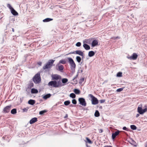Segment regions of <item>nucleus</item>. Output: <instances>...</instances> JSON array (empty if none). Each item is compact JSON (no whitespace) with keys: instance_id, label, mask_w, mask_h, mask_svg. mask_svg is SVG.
<instances>
[{"instance_id":"nucleus-1","label":"nucleus","mask_w":147,"mask_h":147,"mask_svg":"<svg viewBox=\"0 0 147 147\" xmlns=\"http://www.w3.org/2000/svg\"><path fill=\"white\" fill-rule=\"evenodd\" d=\"M32 80L35 84H39L41 81L40 74L38 73L36 74L33 78Z\"/></svg>"},{"instance_id":"nucleus-2","label":"nucleus","mask_w":147,"mask_h":147,"mask_svg":"<svg viewBox=\"0 0 147 147\" xmlns=\"http://www.w3.org/2000/svg\"><path fill=\"white\" fill-rule=\"evenodd\" d=\"M67 59L70 64L71 69L72 71H74L76 67V64L74 60L71 57H67Z\"/></svg>"},{"instance_id":"nucleus-3","label":"nucleus","mask_w":147,"mask_h":147,"mask_svg":"<svg viewBox=\"0 0 147 147\" xmlns=\"http://www.w3.org/2000/svg\"><path fill=\"white\" fill-rule=\"evenodd\" d=\"M55 60L51 59L49 60L46 65L43 66V69H44L51 68L53 66V64Z\"/></svg>"},{"instance_id":"nucleus-4","label":"nucleus","mask_w":147,"mask_h":147,"mask_svg":"<svg viewBox=\"0 0 147 147\" xmlns=\"http://www.w3.org/2000/svg\"><path fill=\"white\" fill-rule=\"evenodd\" d=\"M88 96L91 98L92 104L93 105H96L98 103V99L92 94H89Z\"/></svg>"},{"instance_id":"nucleus-5","label":"nucleus","mask_w":147,"mask_h":147,"mask_svg":"<svg viewBox=\"0 0 147 147\" xmlns=\"http://www.w3.org/2000/svg\"><path fill=\"white\" fill-rule=\"evenodd\" d=\"M137 111L140 114H143L147 111V106L145 105L144 109L141 107H138L137 109Z\"/></svg>"},{"instance_id":"nucleus-6","label":"nucleus","mask_w":147,"mask_h":147,"mask_svg":"<svg viewBox=\"0 0 147 147\" xmlns=\"http://www.w3.org/2000/svg\"><path fill=\"white\" fill-rule=\"evenodd\" d=\"M72 54L79 55H80L82 56V58H84V56L83 53L80 50H77L75 51L71 52L69 53L68 54H67V55H68L69 54Z\"/></svg>"},{"instance_id":"nucleus-7","label":"nucleus","mask_w":147,"mask_h":147,"mask_svg":"<svg viewBox=\"0 0 147 147\" xmlns=\"http://www.w3.org/2000/svg\"><path fill=\"white\" fill-rule=\"evenodd\" d=\"M79 104L85 107L86 105V103L84 98H80L78 99Z\"/></svg>"},{"instance_id":"nucleus-8","label":"nucleus","mask_w":147,"mask_h":147,"mask_svg":"<svg viewBox=\"0 0 147 147\" xmlns=\"http://www.w3.org/2000/svg\"><path fill=\"white\" fill-rule=\"evenodd\" d=\"M56 69L57 70L60 71L61 72H63L64 69L63 65L59 64V63H58L56 66Z\"/></svg>"},{"instance_id":"nucleus-9","label":"nucleus","mask_w":147,"mask_h":147,"mask_svg":"<svg viewBox=\"0 0 147 147\" xmlns=\"http://www.w3.org/2000/svg\"><path fill=\"white\" fill-rule=\"evenodd\" d=\"M56 83V81H52L49 82L48 85L49 86H51L53 87L57 88Z\"/></svg>"},{"instance_id":"nucleus-10","label":"nucleus","mask_w":147,"mask_h":147,"mask_svg":"<svg viewBox=\"0 0 147 147\" xmlns=\"http://www.w3.org/2000/svg\"><path fill=\"white\" fill-rule=\"evenodd\" d=\"M138 57L137 55L135 53L133 54L131 56H127V58L130 60H136V59Z\"/></svg>"},{"instance_id":"nucleus-11","label":"nucleus","mask_w":147,"mask_h":147,"mask_svg":"<svg viewBox=\"0 0 147 147\" xmlns=\"http://www.w3.org/2000/svg\"><path fill=\"white\" fill-rule=\"evenodd\" d=\"M11 107V105L7 106L3 109V112L5 113H7L9 112Z\"/></svg>"},{"instance_id":"nucleus-12","label":"nucleus","mask_w":147,"mask_h":147,"mask_svg":"<svg viewBox=\"0 0 147 147\" xmlns=\"http://www.w3.org/2000/svg\"><path fill=\"white\" fill-rule=\"evenodd\" d=\"M120 131L119 130L115 131L114 133H113L112 134V138L113 140H114L116 137L119 135Z\"/></svg>"},{"instance_id":"nucleus-13","label":"nucleus","mask_w":147,"mask_h":147,"mask_svg":"<svg viewBox=\"0 0 147 147\" xmlns=\"http://www.w3.org/2000/svg\"><path fill=\"white\" fill-rule=\"evenodd\" d=\"M52 80H58L61 79V77L57 74H54L52 76Z\"/></svg>"},{"instance_id":"nucleus-14","label":"nucleus","mask_w":147,"mask_h":147,"mask_svg":"<svg viewBox=\"0 0 147 147\" xmlns=\"http://www.w3.org/2000/svg\"><path fill=\"white\" fill-rule=\"evenodd\" d=\"M91 45L93 47H94L97 45H99L98 40L96 39L93 40L92 42Z\"/></svg>"},{"instance_id":"nucleus-15","label":"nucleus","mask_w":147,"mask_h":147,"mask_svg":"<svg viewBox=\"0 0 147 147\" xmlns=\"http://www.w3.org/2000/svg\"><path fill=\"white\" fill-rule=\"evenodd\" d=\"M37 121V118L36 117H34L30 121L29 123L32 124Z\"/></svg>"},{"instance_id":"nucleus-16","label":"nucleus","mask_w":147,"mask_h":147,"mask_svg":"<svg viewBox=\"0 0 147 147\" xmlns=\"http://www.w3.org/2000/svg\"><path fill=\"white\" fill-rule=\"evenodd\" d=\"M56 83L57 88L61 87L64 85L63 84H62L61 81L60 80H57V81H56Z\"/></svg>"},{"instance_id":"nucleus-17","label":"nucleus","mask_w":147,"mask_h":147,"mask_svg":"<svg viewBox=\"0 0 147 147\" xmlns=\"http://www.w3.org/2000/svg\"><path fill=\"white\" fill-rule=\"evenodd\" d=\"M11 13L14 16L18 15V13L13 9H12L10 10Z\"/></svg>"},{"instance_id":"nucleus-18","label":"nucleus","mask_w":147,"mask_h":147,"mask_svg":"<svg viewBox=\"0 0 147 147\" xmlns=\"http://www.w3.org/2000/svg\"><path fill=\"white\" fill-rule=\"evenodd\" d=\"M83 47L87 50H89L90 49V46L86 44H84L83 45Z\"/></svg>"},{"instance_id":"nucleus-19","label":"nucleus","mask_w":147,"mask_h":147,"mask_svg":"<svg viewBox=\"0 0 147 147\" xmlns=\"http://www.w3.org/2000/svg\"><path fill=\"white\" fill-rule=\"evenodd\" d=\"M35 103V101L34 100L30 99L28 100V103L30 105H33Z\"/></svg>"},{"instance_id":"nucleus-20","label":"nucleus","mask_w":147,"mask_h":147,"mask_svg":"<svg viewBox=\"0 0 147 147\" xmlns=\"http://www.w3.org/2000/svg\"><path fill=\"white\" fill-rule=\"evenodd\" d=\"M95 54V52L93 51H90L88 53V55L89 57H92L94 56Z\"/></svg>"},{"instance_id":"nucleus-21","label":"nucleus","mask_w":147,"mask_h":147,"mask_svg":"<svg viewBox=\"0 0 147 147\" xmlns=\"http://www.w3.org/2000/svg\"><path fill=\"white\" fill-rule=\"evenodd\" d=\"M51 94H48L44 96L43 97V98L45 100L47 99L48 98H49L51 96Z\"/></svg>"},{"instance_id":"nucleus-22","label":"nucleus","mask_w":147,"mask_h":147,"mask_svg":"<svg viewBox=\"0 0 147 147\" xmlns=\"http://www.w3.org/2000/svg\"><path fill=\"white\" fill-rule=\"evenodd\" d=\"M38 90L35 88H32L31 90V93L32 94H36L38 93Z\"/></svg>"},{"instance_id":"nucleus-23","label":"nucleus","mask_w":147,"mask_h":147,"mask_svg":"<svg viewBox=\"0 0 147 147\" xmlns=\"http://www.w3.org/2000/svg\"><path fill=\"white\" fill-rule=\"evenodd\" d=\"M53 20V19L49 18H46L43 20V22H48L52 21Z\"/></svg>"},{"instance_id":"nucleus-24","label":"nucleus","mask_w":147,"mask_h":147,"mask_svg":"<svg viewBox=\"0 0 147 147\" xmlns=\"http://www.w3.org/2000/svg\"><path fill=\"white\" fill-rule=\"evenodd\" d=\"M76 59L78 63H80L82 60V59L81 57L79 56H77L76 58Z\"/></svg>"},{"instance_id":"nucleus-25","label":"nucleus","mask_w":147,"mask_h":147,"mask_svg":"<svg viewBox=\"0 0 147 147\" xmlns=\"http://www.w3.org/2000/svg\"><path fill=\"white\" fill-rule=\"evenodd\" d=\"M34 86V84L33 82L31 81H30L28 84V88H31L33 87Z\"/></svg>"},{"instance_id":"nucleus-26","label":"nucleus","mask_w":147,"mask_h":147,"mask_svg":"<svg viewBox=\"0 0 147 147\" xmlns=\"http://www.w3.org/2000/svg\"><path fill=\"white\" fill-rule=\"evenodd\" d=\"M74 92L76 94H78L80 93V90L77 89H74Z\"/></svg>"},{"instance_id":"nucleus-27","label":"nucleus","mask_w":147,"mask_h":147,"mask_svg":"<svg viewBox=\"0 0 147 147\" xmlns=\"http://www.w3.org/2000/svg\"><path fill=\"white\" fill-rule=\"evenodd\" d=\"M100 116V113L98 110H96L94 113V116L98 117Z\"/></svg>"},{"instance_id":"nucleus-28","label":"nucleus","mask_w":147,"mask_h":147,"mask_svg":"<svg viewBox=\"0 0 147 147\" xmlns=\"http://www.w3.org/2000/svg\"><path fill=\"white\" fill-rule=\"evenodd\" d=\"M86 141H85L86 143H88L89 144H92V141L88 137L86 138Z\"/></svg>"},{"instance_id":"nucleus-29","label":"nucleus","mask_w":147,"mask_h":147,"mask_svg":"<svg viewBox=\"0 0 147 147\" xmlns=\"http://www.w3.org/2000/svg\"><path fill=\"white\" fill-rule=\"evenodd\" d=\"M11 112L12 114H15L17 113V109H13L11 110Z\"/></svg>"},{"instance_id":"nucleus-30","label":"nucleus","mask_w":147,"mask_h":147,"mask_svg":"<svg viewBox=\"0 0 147 147\" xmlns=\"http://www.w3.org/2000/svg\"><path fill=\"white\" fill-rule=\"evenodd\" d=\"M61 80L62 83L63 84L66 83L68 81V79L66 78H63Z\"/></svg>"},{"instance_id":"nucleus-31","label":"nucleus","mask_w":147,"mask_h":147,"mask_svg":"<svg viewBox=\"0 0 147 147\" xmlns=\"http://www.w3.org/2000/svg\"><path fill=\"white\" fill-rule=\"evenodd\" d=\"M69 96L72 98H74L76 97V95L74 93H71L70 94Z\"/></svg>"},{"instance_id":"nucleus-32","label":"nucleus","mask_w":147,"mask_h":147,"mask_svg":"<svg viewBox=\"0 0 147 147\" xmlns=\"http://www.w3.org/2000/svg\"><path fill=\"white\" fill-rule=\"evenodd\" d=\"M70 103V102L69 100H66L64 102V104L66 106H67L69 105Z\"/></svg>"},{"instance_id":"nucleus-33","label":"nucleus","mask_w":147,"mask_h":147,"mask_svg":"<svg viewBox=\"0 0 147 147\" xmlns=\"http://www.w3.org/2000/svg\"><path fill=\"white\" fill-rule=\"evenodd\" d=\"M58 63H59L60 64V63L65 64L66 63V61L64 60H61L59 61Z\"/></svg>"},{"instance_id":"nucleus-34","label":"nucleus","mask_w":147,"mask_h":147,"mask_svg":"<svg viewBox=\"0 0 147 147\" xmlns=\"http://www.w3.org/2000/svg\"><path fill=\"white\" fill-rule=\"evenodd\" d=\"M130 128H131L133 130H136L137 129L136 127L134 125H130Z\"/></svg>"},{"instance_id":"nucleus-35","label":"nucleus","mask_w":147,"mask_h":147,"mask_svg":"<svg viewBox=\"0 0 147 147\" xmlns=\"http://www.w3.org/2000/svg\"><path fill=\"white\" fill-rule=\"evenodd\" d=\"M47 111L46 110L42 111L39 112V114L40 115H43L45 113H46Z\"/></svg>"},{"instance_id":"nucleus-36","label":"nucleus","mask_w":147,"mask_h":147,"mask_svg":"<svg viewBox=\"0 0 147 147\" xmlns=\"http://www.w3.org/2000/svg\"><path fill=\"white\" fill-rule=\"evenodd\" d=\"M130 143L132 144V145H134V146H136V142L133 140H132L131 141V142H130Z\"/></svg>"},{"instance_id":"nucleus-37","label":"nucleus","mask_w":147,"mask_h":147,"mask_svg":"<svg viewBox=\"0 0 147 147\" xmlns=\"http://www.w3.org/2000/svg\"><path fill=\"white\" fill-rule=\"evenodd\" d=\"M84 78H82L80 79L79 81V83L80 84H81L82 83L84 82Z\"/></svg>"},{"instance_id":"nucleus-38","label":"nucleus","mask_w":147,"mask_h":147,"mask_svg":"<svg viewBox=\"0 0 147 147\" xmlns=\"http://www.w3.org/2000/svg\"><path fill=\"white\" fill-rule=\"evenodd\" d=\"M117 76L118 77H121L122 76V73L119 72L117 74Z\"/></svg>"},{"instance_id":"nucleus-39","label":"nucleus","mask_w":147,"mask_h":147,"mask_svg":"<svg viewBox=\"0 0 147 147\" xmlns=\"http://www.w3.org/2000/svg\"><path fill=\"white\" fill-rule=\"evenodd\" d=\"M7 7H8L10 10H11L13 8L11 7V5L9 4H8L7 5Z\"/></svg>"},{"instance_id":"nucleus-40","label":"nucleus","mask_w":147,"mask_h":147,"mask_svg":"<svg viewBox=\"0 0 147 147\" xmlns=\"http://www.w3.org/2000/svg\"><path fill=\"white\" fill-rule=\"evenodd\" d=\"M72 103L74 105H76L77 103V101L75 99H73L72 100Z\"/></svg>"},{"instance_id":"nucleus-41","label":"nucleus","mask_w":147,"mask_h":147,"mask_svg":"<svg viewBox=\"0 0 147 147\" xmlns=\"http://www.w3.org/2000/svg\"><path fill=\"white\" fill-rule=\"evenodd\" d=\"M81 43L80 42H78L76 43V45L77 47H79L81 46Z\"/></svg>"},{"instance_id":"nucleus-42","label":"nucleus","mask_w":147,"mask_h":147,"mask_svg":"<svg viewBox=\"0 0 147 147\" xmlns=\"http://www.w3.org/2000/svg\"><path fill=\"white\" fill-rule=\"evenodd\" d=\"M123 90V88H120L119 89H118L117 90V92H120L122 91Z\"/></svg>"},{"instance_id":"nucleus-43","label":"nucleus","mask_w":147,"mask_h":147,"mask_svg":"<svg viewBox=\"0 0 147 147\" xmlns=\"http://www.w3.org/2000/svg\"><path fill=\"white\" fill-rule=\"evenodd\" d=\"M28 108H24L22 109V111L23 112H27L28 111Z\"/></svg>"},{"instance_id":"nucleus-44","label":"nucleus","mask_w":147,"mask_h":147,"mask_svg":"<svg viewBox=\"0 0 147 147\" xmlns=\"http://www.w3.org/2000/svg\"><path fill=\"white\" fill-rule=\"evenodd\" d=\"M105 100L102 99L100 100L99 101L101 103H104L105 102Z\"/></svg>"},{"instance_id":"nucleus-45","label":"nucleus","mask_w":147,"mask_h":147,"mask_svg":"<svg viewBox=\"0 0 147 147\" xmlns=\"http://www.w3.org/2000/svg\"><path fill=\"white\" fill-rule=\"evenodd\" d=\"M57 104L54 105L52 107V109L53 110L56 108L57 107Z\"/></svg>"},{"instance_id":"nucleus-46","label":"nucleus","mask_w":147,"mask_h":147,"mask_svg":"<svg viewBox=\"0 0 147 147\" xmlns=\"http://www.w3.org/2000/svg\"><path fill=\"white\" fill-rule=\"evenodd\" d=\"M123 130L125 131H128V129L125 126L123 127Z\"/></svg>"},{"instance_id":"nucleus-47","label":"nucleus","mask_w":147,"mask_h":147,"mask_svg":"<svg viewBox=\"0 0 147 147\" xmlns=\"http://www.w3.org/2000/svg\"><path fill=\"white\" fill-rule=\"evenodd\" d=\"M99 132L100 133H101L102 132H103V130L102 129H99Z\"/></svg>"},{"instance_id":"nucleus-48","label":"nucleus","mask_w":147,"mask_h":147,"mask_svg":"<svg viewBox=\"0 0 147 147\" xmlns=\"http://www.w3.org/2000/svg\"><path fill=\"white\" fill-rule=\"evenodd\" d=\"M42 64V63L40 61L38 62V65L40 66Z\"/></svg>"},{"instance_id":"nucleus-49","label":"nucleus","mask_w":147,"mask_h":147,"mask_svg":"<svg viewBox=\"0 0 147 147\" xmlns=\"http://www.w3.org/2000/svg\"><path fill=\"white\" fill-rule=\"evenodd\" d=\"M113 39H116L117 38H118V39H119L120 38L119 37H118V36H117V37H114L113 38Z\"/></svg>"},{"instance_id":"nucleus-50","label":"nucleus","mask_w":147,"mask_h":147,"mask_svg":"<svg viewBox=\"0 0 147 147\" xmlns=\"http://www.w3.org/2000/svg\"><path fill=\"white\" fill-rule=\"evenodd\" d=\"M73 80L74 81V82H77V81L76 80V78H74L73 79Z\"/></svg>"},{"instance_id":"nucleus-51","label":"nucleus","mask_w":147,"mask_h":147,"mask_svg":"<svg viewBox=\"0 0 147 147\" xmlns=\"http://www.w3.org/2000/svg\"><path fill=\"white\" fill-rule=\"evenodd\" d=\"M140 114H137L136 115V117H138L139 116H140Z\"/></svg>"},{"instance_id":"nucleus-52","label":"nucleus","mask_w":147,"mask_h":147,"mask_svg":"<svg viewBox=\"0 0 147 147\" xmlns=\"http://www.w3.org/2000/svg\"><path fill=\"white\" fill-rule=\"evenodd\" d=\"M68 117V115L67 114H66L65 116L64 117V118H66Z\"/></svg>"},{"instance_id":"nucleus-53","label":"nucleus","mask_w":147,"mask_h":147,"mask_svg":"<svg viewBox=\"0 0 147 147\" xmlns=\"http://www.w3.org/2000/svg\"><path fill=\"white\" fill-rule=\"evenodd\" d=\"M74 105L72 104H71L69 105V106L71 107H74Z\"/></svg>"},{"instance_id":"nucleus-54","label":"nucleus","mask_w":147,"mask_h":147,"mask_svg":"<svg viewBox=\"0 0 147 147\" xmlns=\"http://www.w3.org/2000/svg\"><path fill=\"white\" fill-rule=\"evenodd\" d=\"M104 147H112L111 146H105Z\"/></svg>"},{"instance_id":"nucleus-55","label":"nucleus","mask_w":147,"mask_h":147,"mask_svg":"<svg viewBox=\"0 0 147 147\" xmlns=\"http://www.w3.org/2000/svg\"><path fill=\"white\" fill-rule=\"evenodd\" d=\"M78 75L77 74L74 78H75L76 79V78H77L78 77Z\"/></svg>"},{"instance_id":"nucleus-56","label":"nucleus","mask_w":147,"mask_h":147,"mask_svg":"<svg viewBox=\"0 0 147 147\" xmlns=\"http://www.w3.org/2000/svg\"><path fill=\"white\" fill-rule=\"evenodd\" d=\"M12 31L13 32H14V28H12Z\"/></svg>"},{"instance_id":"nucleus-57","label":"nucleus","mask_w":147,"mask_h":147,"mask_svg":"<svg viewBox=\"0 0 147 147\" xmlns=\"http://www.w3.org/2000/svg\"><path fill=\"white\" fill-rule=\"evenodd\" d=\"M86 146H87V147H89L87 144H86Z\"/></svg>"},{"instance_id":"nucleus-58","label":"nucleus","mask_w":147,"mask_h":147,"mask_svg":"<svg viewBox=\"0 0 147 147\" xmlns=\"http://www.w3.org/2000/svg\"><path fill=\"white\" fill-rule=\"evenodd\" d=\"M145 147H147V144L145 145Z\"/></svg>"},{"instance_id":"nucleus-59","label":"nucleus","mask_w":147,"mask_h":147,"mask_svg":"<svg viewBox=\"0 0 147 147\" xmlns=\"http://www.w3.org/2000/svg\"><path fill=\"white\" fill-rule=\"evenodd\" d=\"M85 67L86 69V67H87V66H86V65H85Z\"/></svg>"},{"instance_id":"nucleus-60","label":"nucleus","mask_w":147,"mask_h":147,"mask_svg":"<svg viewBox=\"0 0 147 147\" xmlns=\"http://www.w3.org/2000/svg\"><path fill=\"white\" fill-rule=\"evenodd\" d=\"M82 62H81V63L80 64V65H81L82 64Z\"/></svg>"},{"instance_id":"nucleus-61","label":"nucleus","mask_w":147,"mask_h":147,"mask_svg":"<svg viewBox=\"0 0 147 147\" xmlns=\"http://www.w3.org/2000/svg\"><path fill=\"white\" fill-rule=\"evenodd\" d=\"M92 40V39H89V40Z\"/></svg>"}]
</instances>
